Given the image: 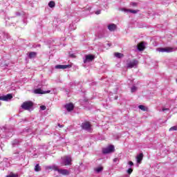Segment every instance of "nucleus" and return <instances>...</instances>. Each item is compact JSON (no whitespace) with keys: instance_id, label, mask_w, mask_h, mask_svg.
<instances>
[{"instance_id":"f257e3e1","label":"nucleus","mask_w":177,"mask_h":177,"mask_svg":"<svg viewBox=\"0 0 177 177\" xmlns=\"http://www.w3.org/2000/svg\"><path fill=\"white\" fill-rule=\"evenodd\" d=\"M50 169H53V171H56L57 172H58V174H59V175H70V171L66 169H60L59 168V167L57 166H52L50 167Z\"/></svg>"},{"instance_id":"79ce46f5","label":"nucleus","mask_w":177,"mask_h":177,"mask_svg":"<svg viewBox=\"0 0 177 177\" xmlns=\"http://www.w3.org/2000/svg\"><path fill=\"white\" fill-rule=\"evenodd\" d=\"M6 136H9L6 135Z\"/></svg>"},{"instance_id":"2eb2a0df","label":"nucleus","mask_w":177,"mask_h":177,"mask_svg":"<svg viewBox=\"0 0 177 177\" xmlns=\"http://www.w3.org/2000/svg\"><path fill=\"white\" fill-rule=\"evenodd\" d=\"M137 162L140 164L142 162V160H143V153H140L136 156Z\"/></svg>"},{"instance_id":"2f4dec72","label":"nucleus","mask_w":177,"mask_h":177,"mask_svg":"<svg viewBox=\"0 0 177 177\" xmlns=\"http://www.w3.org/2000/svg\"><path fill=\"white\" fill-rule=\"evenodd\" d=\"M169 110V109H167V108H163L162 109V111H168Z\"/></svg>"},{"instance_id":"4c0bfd02","label":"nucleus","mask_w":177,"mask_h":177,"mask_svg":"<svg viewBox=\"0 0 177 177\" xmlns=\"http://www.w3.org/2000/svg\"><path fill=\"white\" fill-rule=\"evenodd\" d=\"M70 56L71 57H75V55H74V54H71Z\"/></svg>"},{"instance_id":"4be33fe9","label":"nucleus","mask_w":177,"mask_h":177,"mask_svg":"<svg viewBox=\"0 0 177 177\" xmlns=\"http://www.w3.org/2000/svg\"><path fill=\"white\" fill-rule=\"evenodd\" d=\"M48 6L49 8H55V6H56V3H55V1H51L48 3Z\"/></svg>"},{"instance_id":"4468645a","label":"nucleus","mask_w":177,"mask_h":177,"mask_svg":"<svg viewBox=\"0 0 177 177\" xmlns=\"http://www.w3.org/2000/svg\"><path fill=\"white\" fill-rule=\"evenodd\" d=\"M71 67L70 65H56L55 68L61 69V70H66V68H68Z\"/></svg>"},{"instance_id":"393cba45","label":"nucleus","mask_w":177,"mask_h":177,"mask_svg":"<svg viewBox=\"0 0 177 177\" xmlns=\"http://www.w3.org/2000/svg\"><path fill=\"white\" fill-rule=\"evenodd\" d=\"M138 109H140V110H142V111H146V106H145L143 105H140L138 106Z\"/></svg>"},{"instance_id":"a211bd4d","label":"nucleus","mask_w":177,"mask_h":177,"mask_svg":"<svg viewBox=\"0 0 177 177\" xmlns=\"http://www.w3.org/2000/svg\"><path fill=\"white\" fill-rule=\"evenodd\" d=\"M94 171H95V172H97V174H99L100 172H102V171H103V167L100 166L98 167H96Z\"/></svg>"},{"instance_id":"ddd939ff","label":"nucleus","mask_w":177,"mask_h":177,"mask_svg":"<svg viewBox=\"0 0 177 177\" xmlns=\"http://www.w3.org/2000/svg\"><path fill=\"white\" fill-rule=\"evenodd\" d=\"M107 27L108 30H109L111 32H114L115 30H117V25L114 24H110Z\"/></svg>"},{"instance_id":"b1692460","label":"nucleus","mask_w":177,"mask_h":177,"mask_svg":"<svg viewBox=\"0 0 177 177\" xmlns=\"http://www.w3.org/2000/svg\"><path fill=\"white\" fill-rule=\"evenodd\" d=\"M131 93H133V92H136L138 91V87L136 86H133L131 88Z\"/></svg>"},{"instance_id":"aec40b11","label":"nucleus","mask_w":177,"mask_h":177,"mask_svg":"<svg viewBox=\"0 0 177 177\" xmlns=\"http://www.w3.org/2000/svg\"><path fill=\"white\" fill-rule=\"evenodd\" d=\"M35 56H37V53H35V52H30L29 53L30 59H34V57H35Z\"/></svg>"},{"instance_id":"9b49d317","label":"nucleus","mask_w":177,"mask_h":177,"mask_svg":"<svg viewBox=\"0 0 177 177\" xmlns=\"http://www.w3.org/2000/svg\"><path fill=\"white\" fill-rule=\"evenodd\" d=\"M34 93L36 94L44 95L45 93H50V91H44L41 88H37L34 91Z\"/></svg>"},{"instance_id":"1a4fd4ad","label":"nucleus","mask_w":177,"mask_h":177,"mask_svg":"<svg viewBox=\"0 0 177 177\" xmlns=\"http://www.w3.org/2000/svg\"><path fill=\"white\" fill-rule=\"evenodd\" d=\"M12 97L13 95L12 94H7L6 95L0 96V100L8 102V100H10Z\"/></svg>"},{"instance_id":"cd10ccee","label":"nucleus","mask_w":177,"mask_h":177,"mask_svg":"<svg viewBox=\"0 0 177 177\" xmlns=\"http://www.w3.org/2000/svg\"><path fill=\"white\" fill-rule=\"evenodd\" d=\"M169 131H177V126L171 127Z\"/></svg>"},{"instance_id":"e433bc0d","label":"nucleus","mask_w":177,"mask_h":177,"mask_svg":"<svg viewBox=\"0 0 177 177\" xmlns=\"http://www.w3.org/2000/svg\"><path fill=\"white\" fill-rule=\"evenodd\" d=\"M58 127H59V128H63V127H64V125L58 124Z\"/></svg>"},{"instance_id":"c9c22d12","label":"nucleus","mask_w":177,"mask_h":177,"mask_svg":"<svg viewBox=\"0 0 177 177\" xmlns=\"http://www.w3.org/2000/svg\"><path fill=\"white\" fill-rule=\"evenodd\" d=\"M17 156H19V152L14 153V157H17Z\"/></svg>"},{"instance_id":"f3484780","label":"nucleus","mask_w":177,"mask_h":177,"mask_svg":"<svg viewBox=\"0 0 177 177\" xmlns=\"http://www.w3.org/2000/svg\"><path fill=\"white\" fill-rule=\"evenodd\" d=\"M2 37H3V39H8L9 38V35L6 33H0V39H2Z\"/></svg>"},{"instance_id":"39448f33","label":"nucleus","mask_w":177,"mask_h":177,"mask_svg":"<svg viewBox=\"0 0 177 177\" xmlns=\"http://www.w3.org/2000/svg\"><path fill=\"white\" fill-rule=\"evenodd\" d=\"M158 52H166L167 53H171V52H175V48L171 47H166V48H157Z\"/></svg>"},{"instance_id":"dca6fc26","label":"nucleus","mask_w":177,"mask_h":177,"mask_svg":"<svg viewBox=\"0 0 177 177\" xmlns=\"http://www.w3.org/2000/svg\"><path fill=\"white\" fill-rule=\"evenodd\" d=\"M122 10L124 12H130V13H133L134 15L138 13V12H139V10H127L125 8H123Z\"/></svg>"},{"instance_id":"6e6552de","label":"nucleus","mask_w":177,"mask_h":177,"mask_svg":"<svg viewBox=\"0 0 177 177\" xmlns=\"http://www.w3.org/2000/svg\"><path fill=\"white\" fill-rule=\"evenodd\" d=\"M95 59V56L92 55H87L85 56V59H84V63H89L92 62Z\"/></svg>"},{"instance_id":"a19ab883","label":"nucleus","mask_w":177,"mask_h":177,"mask_svg":"<svg viewBox=\"0 0 177 177\" xmlns=\"http://www.w3.org/2000/svg\"><path fill=\"white\" fill-rule=\"evenodd\" d=\"M38 46H41V45L39 44Z\"/></svg>"},{"instance_id":"c756f323","label":"nucleus","mask_w":177,"mask_h":177,"mask_svg":"<svg viewBox=\"0 0 177 177\" xmlns=\"http://www.w3.org/2000/svg\"><path fill=\"white\" fill-rule=\"evenodd\" d=\"M133 169H129L128 170H127V173L129 174V175H131V174H132V172H133Z\"/></svg>"},{"instance_id":"a878e982","label":"nucleus","mask_w":177,"mask_h":177,"mask_svg":"<svg viewBox=\"0 0 177 177\" xmlns=\"http://www.w3.org/2000/svg\"><path fill=\"white\" fill-rule=\"evenodd\" d=\"M3 131H5L4 128H0V136H1V138H3Z\"/></svg>"},{"instance_id":"9d476101","label":"nucleus","mask_w":177,"mask_h":177,"mask_svg":"<svg viewBox=\"0 0 177 177\" xmlns=\"http://www.w3.org/2000/svg\"><path fill=\"white\" fill-rule=\"evenodd\" d=\"M146 45H147L146 42L142 41L141 43L138 44L137 49L140 50V52H142V50H145Z\"/></svg>"},{"instance_id":"412c9836","label":"nucleus","mask_w":177,"mask_h":177,"mask_svg":"<svg viewBox=\"0 0 177 177\" xmlns=\"http://www.w3.org/2000/svg\"><path fill=\"white\" fill-rule=\"evenodd\" d=\"M35 172H39V171H41V166H39V164H37L35 165Z\"/></svg>"},{"instance_id":"f03ea898","label":"nucleus","mask_w":177,"mask_h":177,"mask_svg":"<svg viewBox=\"0 0 177 177\" xmlns=\"http://www.w3.org/2000/svg\"><path fill=\"white\" fill-rule=\"evenodd\" d=\"M21 108L24 110H28V111H32L34 110V103L31 101H26L22 104Z\"/></svg>"},{"instance_id":"c85d7f7f","label":"nucleus","mask_w":177,"mask_h":177,"mask_svg":"<svg viewBox=\"0 0 177 177\" xmlns=\"http://www.w3.org/2000/svg\"><path fill=\"white\" fill-rule=\"evenodd\" d=\"M40 110H42V111L46 110V106L45 105H41L40 106Z\"/></svg>"},{"instance_id":"ea45409f","label":"nucleus","mask_w":177,"mask_h":177,"mask_svg":"<svg viewBox=\"0 0 177 177\" xmlns=\"http://www.w3.org/2000/svg\"><path fill=\"white\" fill-rule=\"evenodd\" d=\"M107 45H109L110 46V44H108Z\"/></svg>"},{"instance_id":"423d86ee","label":"nucleus","mask_w":177,"mask_h":177,"mask_svg":"<svg viewBox=\"0 0 177 177\" xmlns=\"http://www.w3.org/2000/svg\"><path fill=\"white\" fill-rule=\"evenodd\" d=\"M114 150H115L114 149V146L113 145H109L106 148H104L102 149V153L104 154H109L110 153H113Z\"/></svg>"},{"instance_id":"20e7f679","label":"nucleus","mask_w":177,"mask_h":177,"mask_svg":"<svg viewBox=\"0 0 177 177\" xmlns=\"http://www.w3.org/2000/svg\"><path fill=\"white\" fill-rule=\"evenodd\" d=\"M139 62L136 59H133L131 61H128L127 63V68H136L138 67Z\"/></svg>"},{"instance_id":"f8f14e48","label":"nucleus","mask_w":177,"mask_h":177,"mask_svg":"<svg viewBox=\"0 0 177 177\" xmlns=\"http://www.w3.org/2000/svg\"><path fill=\"white\" fill-rule=\"evenodd\" d=\"M64 107L67 111H73L74 110V104L72 103L65 104Z\"/></svg>"},{"instance_id":"f704fd0d","label":"nucleus","mask_w":177,"mask_h":177,"mask_svg":"<svg viewBox=\"0 0 177 177\" xmlns=\"http://www.w3.org/2000/svg\"><path fill=\"white\" fill-rule=\"evenodd\" d=\"M118 161V158H115L113 159V162H117Z\"/></svg>"},{"instance_id":"473e14b6","label":"nucleus","mask_w":177,"mask_h":177,"mask_svg":"<svg viewBox=\"0 0 177 177\" xmlns=\"http://www.w3.org/2000/svg\"><path fill=\"white\" fill-rule=\"evenodd\" d=\"M129 165H130V167H132V165H133V162L129 161Z\"/></svg>"},{"instance_id":"72a5a7b5","label":"nucleus","mask_w":177,"mask_h":177,"mask_svg":"<svg viewBox=\"0 0 177 177\" xmlns=\"http://www.w3.org/2000/svg\"><path fill=\"white\" fill-rule=\"evenodd\" d=\"M131 5L132 6H138V3H131Z\"/></svg>"},{"instance_id":"7c9ffc66","label":"nucleus","mask_w":177,"mask_h":177,"mask_svg":"<svg viewBox=\"0 0 177 177\" xmlns=\"http://www.w3.org/2000/svg\"><path fill=\"white\" fill-rule=\"evenodd\" d=\"M101 12H102V11H101L100 10H97V11L95 12V15H100Z\"/></svg>"},{"instance_id":"5701e85b","label":"nucleus","mask_w":177,"mask_h":177,"mask_svg":"<svg viewBox=\"0 0 177 177\" xmlns=\"http://www.w3.org/2000/svg\"><path fill=\"white\" fill-rule=\"evenodd\" d=\"M19 143V142L18 141V140H15L12 142V145L13 147H15V146H18Z\"/></svg>"},{"instance_id":"7ed1b4c3","label":"nucleus","mask_w":177,"mask_h":177,"mask_svg":"<svg viewBox=\"0 0 177 177\" xmlns=\"http://www.w3.org/2000/svg\"><path fill=\"white\" fill-rule=\"evenodd\" d=\"M73 160L71 159V156H66L62 158L61 165H71V162Z\"/></svg>"},{"instance_id":"58836bf2","label":"nucleus","mask_w":177,"mask_h":177,"mask_svg":"<svg viewBox=\"0 0 177 177\" xmlns=\"http://www.w3.org/2000/svg\"><path fill=\"white\" fill-rule=\"evenodd\" d=\"M8 134L12 136L13 135V133H12V132H9Z\"/></svg>"},{"instance_id":"6ab92c4d","label":"nucleus","mask_w":177,"mask_h":177,"mask_svg":"<svg viewBox=\"0 0 177 177\" xmlns=\"http://www.w3.org/2000/svg\"><path fill=\"white\" fill-rule=\"evenodd\" d=\"M115 57H118V59H121V57H124V54L120 53H115Z\"/></svg>"},{"instance_id":"bb28decb","label":"nucleus","mask_w":177,"mask_h":177,"mask_svg":"<svg viewBox=\"0 0 177 177\" xmlns=\"http://www.w3.org/2000/svg\"><path fill=\"white\" fill-rule=\"evenodd\" d=\"M6 177H19V175L11 173L10 175L6 176Z\"/></svg>"},{"instance_id":"0eeeda50","label":"nucleus","mask_w":177,"mask_h":177,"mask_svg":"<svg viewBox=\"0 0 177 177\" xmlns=\"http://www.w3.org/2000/svg\"><path fill=\"white\" fill-rule=\"evenodd\" d=\"M82 129H85L86 131L91 132V123H89V122H85L82 123Z\"/></svg>"}]
</instances>
